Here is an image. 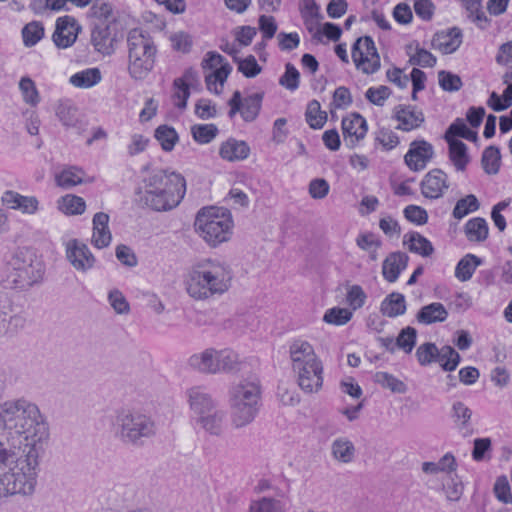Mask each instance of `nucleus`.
Wrapping results in <instances>:
<instances>
[{"instance_id": "obj_1", "label": "nucleus", "mask_w": 512, "mask_h": 512, "mask_svg": "<svg viewBox=\"0 0 512 512\" xmlns=\"http://www.w3.org/2000/svg\"><path fill=\"white\" fill-rule=\"evenodd\" d=\"M48 439L49 426L37 404L24 397L0 404V498L34 493Z\"/></svg>"}, {"instance_id": "obj_2", "label": "nucleus", "mask_w": 512, "mask_h": 512, "mask_svg": "<svg viewBox=\"0 0 512 512\" xmlns=\"http://www.w3.org/2000/svg\"><path fill=\"white\" fill-rule=\"evenodd\" d=\"M232 279V269L226 262L216 258H202L189 267L184 284L191 298L206 300L226 293Z\"/></svg>"}, {"instance_id": "obj_3", "label": "nucleus", "mask_w": 512, "mask_h": 512, "mask_svg": "<svg viewBox=\"0 0 512 512\" xmlns=\"http://www.w3.org/2000/svg\"><path fill=\"white\" fill-rule=\"evenodd\" d=\"M186 192L184 177L176 172L154 169L144 179L139 201L155 211H168L179 205Z\"/></svg>"}, {"instance_id": "obj_4", "label": "nucleus", "mask_w": 512, "mask_h": 512, "mask_svg": "<svg viewBox=\"0 0 512 512\" xmlns=\"http://www.w3.org/2000/svg\"><path fill=\"white\" fill-rule=\"evenodd\" d=\"M44 263L29 251H17L3 265L0 284L4 289L28 291L43 281Z\"/></svg>"}, {"instance_id": "obj_5", "label": "nucleus", "mask_w": 512, "mask_h": 512, "mask_svg": "<svg viewBox=\"0 0 512 512\" xmlns=\"http://www.w3.org/2000/svg\"><path fill=\"white\" fill-rule=\"evenodd\" d=\"M129 76L144 80L154 69L158 48L151 34L141 28L131 29L126 38Z\"/></svg>"}, {"instance_id": "obj_6", "label": "nucleus", "mask_w": 512, "mask_h": 512, "mask_svg": "<svg viewBox=\"0 0 512 512\" xmlns=\"http://www.w3.org/2000/svg\"><path fill=\"white\" fill-rule=\"evenodd\" d=\"M115 437L125 445L141 447L157 433L155 420L138 410L120 409L112 423Z\"/></svg>"}, {"instance_id": "obj_7", "label": "nucleus", "mask_w": 512, "mask_h": 512, "mask_svg": "<svg viewBox=\"0 0 512 512\" xmlns=\"http://www.w3.org/2000/svg\"><path fill=\"white\" fill-rule=\"evenodd\" d=\"M261 401V387L256 380H241L229 389L232 425L239 429L254 421Z\"/></svg>"}, {"instance_id": "obj_8", "label": "nucleus", "mask_w": 512, "mask_h": 512, "mask_svg": "<svg viewBox=\"0 0 512 512\" xmlns=\"http://www.w3.org/2000/svg\"><path fill=\"white\" fill-rule=\"evenodd\" d=\"M233 222L229 213L215 207H204L196 215L194 227L200 237L211 247L230 239Z\"/></svg>"}, {"instance_id": "obj_9", "label": "nucleus", "mask_w": 512, "mask_h": 512, "mask_svg": "<svg viewBox=\"0 0 512 512\" xmlns=\"http://www.w3.org/2000/svg\"><path fill=\"white\" fill-rule=\"evenodd\" d=\"M352 60L364 74H374L381 66L380 56L370 36L358 38L352 46Z\"/></svg>"}, {"instance_id": "obj_10", "label": "nucleus", "mask_w": 512, "mask_h": 512, "mask_svg": "<svg viewBox=\"0 0 512 512\" xmlns=\"http://www.w3.org/2000/svg\"><path fill=\"white\" fill-rule=\"evenodd\" d=\"M297 374L299 387L305 393H316L323 385V365L322 362L315 361L311 365H300L293 368Z\"/></svg>"}, {"instance_id": "obj_11", "label": "nucleus", "mask_w": 512, "mask_h": 512, "mask_svg": "<svg viewBox=\"0 0 512 512\" xmlns=\"http://www.w3.org/2000/svg\"><path fill=\"white\" fill-rule=\"evenodd\" d=\"M66 258L75 270L82 273L91 270L96 263V258L88 246L77 239L67 242Z\"/></svg>"}, {"instance_id": "obj_12", "label": "nucleus", "mask_w": 512, "mask_h": 512, "mask_svg": "<svg viewBox=\"0 0 512 512\" xmlns=\"http://www.w3.org/2000/svg\"><path fill=\"white\" fill-rule=\"evenodd\" d=\"M81 31V26L72 16L65 15L56 20L55 31L52 40L56 47L66 49L72 46Z\"/></svg>"}, {"instance_id": "obj_13", "label": "nucleus", "mask_w": 512, "mask_h": 512, "mask_svg": "<svg viewBox=\"0 0 512 512\" xmlns=\"http://www.w3.org/2000/svg\"><path fill=\"white\" fill-rule=\"evenodd\" d=\"M434 149L432 144L425 140H415L410 144L404 160L406 165L413 171L423 170L432 159Z\"/></svg>"}, {"instance_id": "obj_14", "label": "nucleus", "mask_w": 512, "mask_h": 512, "mask_svg": "<svg viewBox=\"0 0 512 512\" xmlns=\"http://www.w3.org/2000/svg\"><path fill=\"white\" fill-rule=\"evenodd\" d=\"M421 193L425 198L438 199L449 188L448 176L441 169L430 170L420 183Z\"/></svg>"}, {"instance_id": "obj_15", "label": "nucleus", "mask_w": 512, "mask_h": 512, "mask_svg": "<svg viewBox=\"0 0 512 512\" xmlns=\"http://www.w3.org/2000/svg\"><path fill=\"white\" fill-rule=\"evenodd\" d=\"M367 130L366 119L359 113H352L350 116L342 119V132L344 141L348 147H354L362 140Z\"/></svg>"}, {"instance_id": "obj_16", "label": "nucleus", "mask_w": 512, "mask_h": 512, "mask_svg": "<svg viewBox=\"0 0 512 512\" xmlns=\"http://www.w3.org/2000/svg\"><path fill=\"white\" fill-rule=\"evenodd\" d=\"M394 118L399 122L396 129L411 131L420 127L425 121L422 111L412 105H398L394 108Z\"/></svg>"}, {"instance_id": "obj_17", "label": "nucleus", "mask_w": 512, "mask_h": 512, "mask_svg": "<svg viewBox=\"0 0 512 512\" xmlns=\"http://www.w3.org/2000/svg\"><path fill=\"white\" fill-rule=\"evenodd\" d=\"M186 394L191 410L197 414L198 417H201L202 415L217 408L216 402L204 387H192L187 390Z\"/></svg>"}, {"instance_id": "obj_18", "label": "nucleus", "mask_w": 512, "mask_h": 512, "mask_svg": "<svg viewBox=\"0 0 512 512\" xmlns=\"http://www.w3.org/2000/svg\"><path fill=\"white\" fill-rule=\"evenodd\" d=\"M115 38L111 34L110 25L108 23L96 24L91 31V43L94 49L103 54L111 55L114 53Z\"/></svg>"}, {"instance_id": "obj_19", "label": "nucleus", "mask_w": 512, "mask_h": 512, "mask_svg": "<svg viewBox=\"0 0 512 512\" xmlns=\"http://www.w3.org/2000/svg\"><path fill=\"white\" fill-rule=\"evenodd\" d=\"M188 362L190 367L199 372L206 374L220 373L218 365V351L213 348H209L201 353L192 355Z\"/></svg>"}, {"instance_id": "obj_20", "label": "nucleus", "mask_w": 512, "mask_h": 512, "mask_svg": "<svg viewBox=\"0 0 512 512\" xmlns=\"http://www.w3.org/2000/svg\"><path fill=\"white\" fill-rule=\"evenodd\" d=\"M462 37V31L457 27H453L446 32L436 33L432 40V46L444 54H451L460 47Z\"/></svg>"}, {"instance_id": "obj_21", "label": "nucleus", "mask_w": 512, "mask_h": 512, "mask_svg": "<svg viewBox=\"0 0 512 512\" xmlns=\"http://www.w3.org/2000/svg\"><path fill=\"white\" fill-rule=\"evenodd\" d=\"M3 204L10 209L23 213L34 214L38 210V200L34 196H23L18 192L8 190L2 196Z\"/></svg>"}, {"instance_id": "obj_22", "label": "nucleus", "mask_w": 512, "mask_h": 512, "mask_svg": "<svg viewBox=\"0 0 512 512\" xmlns=\"http://www.w3.org/2000/svg\"><path fill=\"white\" fill-rule=\"evenodd\" d=\"M409 257L404 252H393L389 254L382 265V274L385 280L390 283L397 281L400 273L406 269Z\"/></svg>"}, {"instance_id": "obj_23", "label": "nucleus", "mask_w": 512, "mask_h": 512, "mask_svg": "<svg viewBox=\"0 0 512 512\" xmlns=\"http://www.w3.org/2000/svg\"><path fill=\"white\" fill-rule=\"evenodd\" d=\"M108 222L109 215L104 212H98L93 217L92 244L98 249L105 248L111 243L112 235Z\"/></svg>"}, {"instance_id": "obj_24", "label": "nucleus", "mask_w": 512, "mask_h": 512, "mask_svg": "<svg viewBox=\"0 0 512 512\" xmlns=\"http://www.w3.org/2000/svg\"><path fill=\"white\" fill-rule=\"evenodd\" d=\"M290 358L292 360V368L300 365H311L319 358L314 352V349L307 341L297 340L290 345Z\"/></svg>"}, {"instance_id": "obj_25", "label": "nucleus", "mask_w": 512, "mask_h": 512, "mask_svg": "<svg viewBox=\"0 0 512 512\" xmlns=\"http://www.w3.org/2000/svg\"><path fill=\"white\" fill-rule=\"evenodd\" d=\"M250 154V147L245 141L229 138L223 142L219 149L222 159L235 162L246 159Z\"/></svg>"}, {"instance_id": "obj_26", "label": "nucleus", "mask_w": 512, "mask_h": 512, "mask_svg": "<svg viewBox=\"0 0 512 512\" xmlns=\"http://www.w3.org/2000/svg\"><path fill=\"white\" fill-rule=\"evenodd\" d=\"M226 412L221 409L213 411L197 418V423L210 435L220 436L224 431Z\"/></svg>"}, {"instance_id": "obj_27", "label": "nucleus", "mask_w": 512, "mask_h": 512, "mask_svg": "<svg viewBox=\"0 0 512 512\" xmlns=\"http://www.w3.org/2000/svg\"><path fill=\"white\" fill-rule=\"evenodd\" d=\"M448 317V311L442 303L433 302L423 306L417 313L419 323L429 325L436 322H444Z\"/></svg>"}, {"instance_id": "obj_28", "label": "nucleus", "mask_w": 512, "mask_h": 512, "mask_svg": "<svg viewBox=\"0 0 512 512\" xmlns=\"http://www.w3.org/2000/svg\"><path fill=\"white\" fill-rule=\"evenodd\" d=\"M380 312L389 318H395L406 312V300L403 294L392 292L381 302Z\"/></svg>"}, {"instance_id": "obj_29", "label": "nucleus", "mask_w": 512, "mask_h": 512, "mask_svg": "<svg viewBox=\"0 0 512 512\" xmlns=\"http://www.w3.org/2000/svg\"><path fill=\"white\" fill-rule=\"evenodd\" d=\"M93 177H88L86 173L78 167H69L61 171L56 176V182L63 188H71L78 184L93 182Z\"/></svg>"}, {"instance_id": "obj_30", "label": "nucleus", "mask_w": 512, "mask_h": 512, "mask_svg": "<svg viewBox=\"0 0 512 512\" xmlns=\"http://www.w3.org/2000/svg\"><path fill=\"white\" fill-rule=\"evenodd\" d=\"M444 138L449 145V158L456 170L464 171L469 163L466 144L458 139H449L448 136H444Z\"/></svg>"}, {"instance_id": "obj_31", "label": "nucleus", "mask_w": 512, "mask_h": 512, "mask_svg": "<svg viewBox=\"0 0 512 512\" xmlns=\"http://www.w3.org/2000/svg\"><path fill=\"white\" fill-rule=\"evenodd\" d=\"M102 79L101 71L99 68H87L82 71H79L73 74L69 82L77 87L82 89H87L98 84Z\"/></svg>"}, {"instance_id": "obj_32", "label": "nucleus", "mask_w": 512, "mask_h": 512, "mask_svg": "<svg viewBox=\"0 0 512 512\" xmlns=\"http://www.w3.org/2000/svg\"><path fill=\"white\" fill-rule=\"evenodd\" d=\"M264 93H253L242 98L241 117L245 122L254 121L262 107Z\"/></svg>"}, {"instance_id": "obj_33", "label": "nucleus", "mask_w": 512, "mask_h": 512, "mask_svg": "<svg viewBox=\"0 0 512 512\" xmlns=\"http://www.w3.org/2000/svg\"><path fill=\"white\" fill-rule=\"evenodd\" d=\"M464 232L469 241L483 242L488 237L489 228L484 218L475 217L467 221Z\"/></svg>"}, {"instance_id": "obj_34", "label": "nucleus", "mask_w": 512, "mask_h": 512, "mask_svg": "<svg viewBox=\"0 0 512 512\" xmlns=\"http://www.w3.org/2000/svg\"><path fill=\"white\" fill-rule=\"evenodd\" d=\"M404 243H408L411 252L423 257H429L434 252L432 243L418 232H412L404 236Z\"/></svg>"}, {"instance_id": "obj_35", "label": "nucleus", "mask_w": 512, "mask_h": 512, "mask_svg": "<svg viewBox=\"0 0 512 512\" xmlns=\"http://www.w3.org/2000/svg\"><path fill=\"white\" fill-rule=\"evenodd\" d=\"M333 457L341 463H350L355 457V446L347 438L340 437L333 441L331 445Z\"/></svg>"}, {"instance_id": "obj_36", "label": "nucleus", "mask_w": 512, "mask_h": 512, "mask_svg": "<svg viewBox=\"0 0 512 512\" xmlns=\"http://www.w3.org/2000/svg\"><path fill=\"white\" fill-rule=\"evenodd\" d=\"M481 263V259L476 255H465L456 265L455 277L462 282L470 280L476 268L481 265Z\"/></svg>"}, {"instance_id": "obj_37", "label": "nucleus", "mask_w": 512, "mask_h": 512, "mask_svg": "<svg viewBox=\"0 0 512 512\" xmlns=\"http://www.w3.org/2000/svg\"><path fill=\"white\" fill-rule=\"evenodd\" d=\"M56 116L66 127H76L78 123V109L70 101H60L56 108Z\"/></svg>"}, {"instance_id": "obj_38", "label": "nucleus", "mask_w": 512, "mask_h": 512, "mask_svg": "<svg viewBox=\"0 0 512 512\" xmlns=\"http://www.w3.org/2000/svg\"><path fill=\"white\" fill-rule=\"evenodd\" d=\"M481 164L487 174H497L501 165L500 149L493 145L485 148L482 153Z\"/></svg>"}, {"instance_id": "obj_39", "label": "nucleus", "mask_w": 512, "mask_h": 512, "mask_svg": "<svg viewBox=\"0 0 512 512\" xmlns=\"http://www.w3.org/2000/svg\"><path fill=\"white\" fill-rule=\"evenodd\" d=\"M305 118L312 129H321L327 121V114L321 110L320 103L317 100H312L307 105Z\"/></svg>"}, {"instance_id": "obj_40", "label": "nucleus", "mask_w": 512, "mask_h": 512, "mask_svg": "<svg viewBox=\"0 0 512 512\" xmlns=\"http://www.w3.org/2000/svg\"><path fill=\"white\" fill-rule=\"evenodd\" d=\"M58 207L67 215H80L85 211L86 204L82 197L68 194L58 201Z\"/></svg>"}, {"instance_id": "obj_41", "label": "nucleus", "mask_w": 512, "mask_h": 512, "mask_svg": "<svg viewBox=\"0 0 512 512\" xmlns=\"http://www.w3.org/2000/svg\"><path fill=\"white\" fill-rule=\"evenodd\" d=\"M154 136L160 143L161 148L166 152L172 151L178 141L176 130L168 125H160L157 127Z\"/></svg>"}, {"instance_id": "obj_42", "label": "nucleus", "mask_w": 512, "mask_h": 512, "mask_svg": "<svg viewBox=\"0 0 512 512\" xmlns=\"http://www.w3.org/2000/svg\"><path fill=\"white\" fill-rule=\"evenodd\" d=\"M449 139H456V137L464 138L468 141L476 142L478 140V134L468 128L465 122L457 118L446 130L445 135Z\"/></svg>"}, {"instance_id": "obj_43", "label": "nucleus", "mask_w": 512, "mask_h": 512, "mask_svg": "<svg viewBox=\"0 0 512 512\" xmlns=\"http://www.w3.org/2000/svg\"><path fill=\"white\" fill-rule=\"evenodd\" d=\"M44 37V26L39 21H32L22 29L23 43L26 47L36 45Z\"/></svg>"}, {"instance_id": "obj_44", "label": "nucleus", "mask_w": 512, "mask_h": 512, "mask_svg": "<svg viewBox=\"0 0 512 512\" xmlns=\"http://www.w3.org/2000/svg\"><path fill=\"white\" fill-rule=\"evenodd\" d=\"M480 207V203L477 197L473 194H469L464 198L459 199L452 211L454 218L460 220L471 212L477 211Z\"/></svg>"}, {"instance_id": "obj_45", "label": "nucleus", "mask_w": 512, "mask_h": 512, "mask_svg": "<svg viewBox=\"0 0 512 512\" xmlns=\"http://www.w3.org/2000/svg\"><path fill=\"white\" fill-rule=\"evenodd\" d=\"M438 353L437 362L440 363L443 370L453 371L456 369L461 358L453 347L445 345L441 349H438Z\"/></svg>"}, {"instance_id": "obj_46", "label": "nucleus", "mask_w": 512, "mask_h": 512, "mask_svg": "<svg viewBox=\"0 0 512 512\" xmlns=\"http://www.w3.org/2000/svg\"><path fill=\"white\" fill-rule=\"evenodd\" d=\"M218 132L215 124H196L191 128L193 139L200 144L210 143Z\"/></svg>"}, {"instance_id": "obj_47", "label": "nucleus", "mask_w": 512, "mask_h": 512, "mask_svg": "<svg viewBox=\"0 0 512 512\" xmlns=\"http://www.w3.org/2000/svg\"><path fill=\"white\" fill-rule=\"evenodd\" d=\"M88 15L109 24L113 18V6L107 0H94Z\"/></svg>"}, {"instance_id": "obj_48", "label": "nucleus", "mask_w": 512, "mask_h": 512, "mask_svg": "<svg viewBox=\"0 0 512 512\" xmlns=\"http://www.w3.org/2000/svg\"><path fill=\"white\" fill-rule=\"evenodd\" d=\"M352 316V312L347 308L333 307L325 312L323 321L328 324L341 326L349 322Z\"/></svg>"}, {"instance_id": "obj_49", "label": "nucleus", "mask_w": 512, "mask_h": 512, "mask_svg": "<svg viewBox=\"0 0 512 512\" xmlns=\"http://www.w3.org/2000/svg\"><path fill=\"white\" fill-rule=\"evenodd\" d=\"M417 339V331L413 327H406L402 329L396 338L397 348L403 350L405 353L409 354L412 352L416 345Z\"/></svg>"}, {"instance_id": "obj_50", "label": "nucleus", "mask_w": 512, "mask_h": 512, "mask_svg": "<svg viewBox=\"0 0 512 512\" xmlns=\"http://www.w3.org/2000/svg\"><path fill=\"white\" fill-rule=\"evenodd\" d=\"M374 380L376 383L380 384L384 388L390 389L392 392L404 393L406 391V385L404 382L387 372H377L374 375Z\"/></svg>"}, {"instance_id": "obj_51", "label": "nucleus", "mask_w": 512, "mask_h": 512, "mask_svg": "<svg viewBox=\"0 0 512 512\" xmlns=\"http://www.w3.org/2000/svg\"><path fill=\"white\" fill-rule=\"evenodd\" d=\"M234 61L238 64V71L247 78H254L262 71L261 66L253 55H249L244 59L234 56Z\"/></svg>"}, {"instance_id": "obj_52", "label": "nucleus", "mask_w": 512, "mask_h": 512, "mask_svg": "<svg viewBox=\"0 0 512 512\" xmlns=\"http://www.w3.org/2000/svg\"><path fill=\"white\" fill-rule=\"evenodd\" d=\"M218 365L220 372H233L238 370L239 356L236 352L225 349L218 351Z\"/></svg>"}, {"instance_id": "obj_53", "label": "nucleus", "mask_w": 512, "mask_h": 512, "mask_svg": "<svg viewBox=\"0 0 512 512\" xmlns=\"http://www.w3.org/2000/svg\"><path fill=\"white\" fill-rule=\"evenodd\" d=\"M438 347L431 342L421 344L416 350V357L420 365L427 366L437 362Z\"/></svg>"}, {"instance_id": "obj_54", "label": "nucleus", "mask_w": 512, "mask_h": 512, "mask_svg": "<svg viewBox=\"0 0 512 512\" xmlns=\"http://www.w3.org/2000/svg\"><path fill=\"white\" fill-rule=\"evenodd\" d=\"M300 73L292 63H286L285 72L279 78V84L287 90L295 91L299 87Z\"/></svg>"}, {"instance_id": "obj_55", "label": "nucleus", "mask_w": 512, "mask_h": 512, "mask_svg": "<svg viewBox=\"0 0 512 512\" xmlns=\"http://www.w3.org/2000/svg\"><path fill=\"white\" fill-rule=\"evenodd\" d=\"M438 82L444 91L456 92L461 89L463 83L461 78L452 72L441 70L438 72Z\"/></svg>"}, {"instance_id": "obj_56", "label": "nucleus", "mask_w": 512, "mask_h": 512, "mask_svg": "<svg viewBox=\"0 0 512 512\" xmlns=\"http://www.w3.org/2000/svg\"><path fill=\"white\" fill-rule=\"evenodd\" d=\"M392 91L388 86L370 87L365 92L366 99L376 106H383Z\"/></svg>"}, {"instance_id": "obj_57", "label": "nucleus", "mask_w": 512, "mask_h": 512, "mask_svg": "<svg viewBox=\"0 0 512 512\" xmlns=\"http://www.w3.org/2000/svg\"><path fill=\"white\" fill-rule=\"evenodd\" d=\"M13 312V301L5 293L0 292V336L8 333L7 317Z\"/></svg>"}, {"instance_id": "obj_58", "label": "nucleus", "mask_w": 512, "mask_h": 512, "mask_svg": "<svg viewBox=\"0 0 512 512\" xmlns=\"http://www.w3.org/2000/svg\"><path fill=\"white\" fill-rule=\"evenodd\" d=\"M19 88L26 103L34 106L39 102V95L35 83L29 77L21 78Z\"/></svg>"}, {"instance_id": "obj_59", "label": "nucleus", "mask_w": 512, "mask_h": 512, "mask_svg": "<svg viewBox=\"0 0 512 512\" xmlns=\"http://www.w3.org/2000/svg\"><path fill=\"white\" fill-rule=\"evenodd\" d=\"M108 301L117 314L129 313L130 305L120 290H111L108 294Z\"/></svg>"}, {"instance_id": "obj_60", "label": "nucleus", "mask_w": 512, "mask_h": 512, "mask_svg": "<svg viewBox=\"0 0 512 512\" xmlns=\"http://www.w3.org/2000/svg\"><path fill=\"white\" fill-rule=\"evenodd\" d=\"M409 63L421 67H434L436 64V57L428 50L416 47V53L409 58Z\"/></svg>"}, {"instance_id": "obj_61", "label": "nucleus", "mask_w": 512, "mask_h": 512, "mask_svg": "<svg viewBox=\"0 0 512 512\" xmlns=\"http://www.w3.org/2000/svg\"><path fill=\"white\" fill-rule=\"evenodd\" d=\"M366 298V293L359 285H352L346 296L347 303L353 310L361 308L365 304Z\"/></svg>"}, {"instance_id": "obj_62", "label": "nucleus", "mask_w": 512, "mask_h": 512, "mask_svg": "<svg viewBox=\"0 0 512 512\" xmlns=\"http://www.w3.org/2000/svg\"><path fill=\"white\" fill-rule=\"evenodd\" d=\"M330 190L329 183L323 178H315L310 181L308 192L311 198L320 200L325 198Z\"/></svg>"}, {"instance_id": "obj_63", "label": "nucleus", "mask_w": 512, "mask_h": 512, "mask_svg": "<svg viewBox=\"0 0 512 512\" xmlns=\"http://www.w3.org/2000/svg\"><path fill=\"white\" fill-rule=\"evenodd\" d=\"M405 218L417 225H423L428 221V214L425 209L416 205H408L404 209Z\"/></svg>"}, {"instance_id": "obj_64", "label": "nucleus", "mask_w": 512, "mask_h": 512, "mask_svg": "<svg viewBox=\"0 0 512 512\" xmlns=\"http://www.w3.org/2000/svg\"><path fill=\"white\" fill-rule=\"evenodd\" d=\"M453 414L456 422H460L461 428H466L472 416V411L463 402L457 401L452 407Z\"/></svg>"}]
</instances>
